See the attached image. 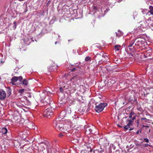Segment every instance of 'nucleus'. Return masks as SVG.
<instances>
[{
  "label": "nucleus",
  "instance_id": "obj_29",
  "mask_svg": "<svg viewBox=\"0 0 153 153\" xmlns=\"http://www.w3.org/2000/svg\"><path fill=\"white\" fill-rule=\"evenodd\" d=\"M49 102H51L50 103H49L48 104H53V102L52 101V99L51 98H49Z\"/></svg>",
  "mask_w": 153,
  "mask_h": 153
},
{
  "label": "nucleus",
  "instance_id": "obj_37",
  "mask_svg": "<svg viewBox=\"0 0 153 153\" xmlns=\"http://www.w3.org/2000/svg\"><path fill=\"white\" fill-rule=\"evenodd\" d=\"M103 59H104V58H105L106 57L108 58L107 56L106 55H104V53H103Z\"/></svg>",
  "mask_w": 153,
  "mask_h": 153
},
{
  "label": "nucleus",
  "instance_id": "obj_39",
  "mask_svg": "<svg viewBox=\"0 0 153 153\" xmlns=\"http://www.w3.org/2000/svg\"><path fill=\"white\" fill-rule=\"evenodd\" d=\"M93 9L94 10H97V7L96 6H94V7H93Z\"/></svg>",
  "mask_w": 153,
  "mask_h": 153
},
{
  "label": "nucleus",
  "instance_id": "obj_17",
  "mask_svg": "<svg viewBox=\"0 0 153 153\" xmlns=\"http://www.w3.org/2000/svg\"><path fill=\"white\" fill-rule=\"evenodd\" d=\"M137 108V110L141 113L143 112L145 110L144 108L142 107L141 106H138Z\"/></svg>",
  "mask_w": 153,
  "mask_h": 153
},
{
  "label": "nucleus",
  "instance_id": "obj_1",
  "mask_svg": "<svg viewBox=\"0 0 153 153\" xmlns=\"http://www.w3.org/2000/svg\"><path fill=\"white\" fill-rule=\"evenodd\" d=\"M66 77L68 80L71 82L73 85V88H74L76 87V85L78 84L81 77L77 75L76 74L71 73L69 75H67Z\"/></svg>",
  "mask_w": 153,
  "mask_h": 153
},
{
  "label": "nucleus",
  "instance_id": "obj_25",
  "mask_svg": "<svg viewBox=\"0 0 153 153\" xmlns=\"http://www.w3.org/2000/svg\"><path fill=\"white\" fill-rule=\"evenodd\" d=\"M91 58L90 56H87L85 59V60L86 61H87L88 60H91Z\"/></svg>",
  "mask_w": 153,
  "mask_h": 153
},
{
  "label": "nucleus",
  "instance_id": "obj_13",
  "mask_svg": "<svg viewBox=\"0 0 153 153\" xmlns=\"http://www.w3.org/2000/svg\"><path fill=\"white\" fill-rule=\"evenodd\" d=\"M128 104L129 105H136L137 104V100L136 99H134V100H131L128 102Z\"/></svg>",
  "mask_w": 153,
  "mask_h": 153
},
{
  "label": "nucleus",
  "instance_id": "obj_52",
  "mask_svg": "<svg viewBox=\"0 0 153 153\" xmlns=\"http://www.w3.org/2000/svg\"><path fill=\"white\" fill-rule=\"evenodd\" d=\"M131 148H132L133 146H132V145H131L130 146H129Z\"/></svg>",
  "mask_w": 153,
  "mask_h": 153
},
{
  "label": "nucleus",
  "instance_id": "obj_23",
  "mask_svg": "<svg viewBox=\"0 0 153 153\" xmlns=\"http://www.w3.org/2000/svg\"><path fill=\"white\" fill-rule=\"evenodd\" d=\"M22 84L25 85H27L28 84L27 81L25 79H24L22 82Z\"/></svg>",
  "mask_w": 153,
  "mask_h": 153
},
{
  "label": "nucleus",
  "instance_id": "obj_32",
  "mask_svg": "<svg viewBox=\"0 0 153 153\" xmlns=\"http://www.w3.org/2000/svg\"><path fill=\"white\" fill-rule=\"evenodd\" d=\"M14 25L13 26L14 28H16V22H14L13 23Z\"/></svg>",
  "mask_w": 153,
  "mask_h": 153
},
{
  "label": "nucleus",
  "instance_id": "obj_36",
  "mask_svg": "<svg viewBox=\"0 0 153 153\" xmlns=\"http://www.w3.org/2000/svg\"><path fill=\"white\" fill-rule=\"evenodd\" d=\"M99 105H107V104L106 103H101L100 104H99Z\"/></svg>",
  "mask_w": 153,
  "mask_h": 153
},
{
  "label": "nucleus",
  "instance_id": "obj_9",
  "mask_svg": "<svg viewBox=\"0 0 153 153\" xmlns=\"http://www.w3.org/2000/svg\"><path fill=\"white\" fill-rule=\"evenodd\" d=\"M106 106H96L95 110L96 112L100 113L102 111Z\"/></svg>",
  "mask_w": 153,
  "mask_h": 153
},
{
  "label": "nucleus",
  "instance_id": "obj_19",
  "mask_svg": "<svg viewBox=\"0 0 153 153\" xmlns=\"http://www.w3.org/2000/svg\"><path fill=\"white\" fill-rule=\"evenodd\" d=\"M57 66L54 65H52L50 67V69L51 70L53 71L57 70Z\"/></svg>",
  "mask_w": 153,
  "mask_h": 153
},
{
  "label": "nucleus",
  "instance_id": "obj_56",
  "mask_svg": "<svg viewBox=\"0 0 153 153\" xmlns=\"http://www.w3.org/2000/svg\"><path fill=\"white\" fill-rule=\"evenodd\" d=\"M151 18L150 17L149 18V19H148V20H151Z\"/></svg>",
  "mask_w": 153,
  "mask_h": 153
},
{
  "label": "nucleus",
  "instance_id": "obj_15",
  "mask_svg": "<svg viewBox=\"0 0 153 153\" xmlns=\"http://www.w3.org/2000/svg\"><path fill=\"white\" fill-rule=\"evenodd\" d=\"M7 130L6 128H3L1 129V132L3 135H5L7 132Z\"/></svg>",
  "mask_w": 153,
  "mask_h": 153
},
{
  "label": "nucleus",
  "instance_id": "obj_20",
  "mask_svg": "<svg viewBox=\"0 0 153 153\" xmlns=\"http://www.w3.org/2000/svg\"><path fill=\"white\" fill-rule=\"evenodd\" d=\"M116 35L117 36L120 37L122 36L123 33L119 30H118L117 32L116 33Z\"/></svg>",
  "mask_w": 153,
  "mask_h": 153
},
{
  "label": "nucleus",
  "instance_id": "obj_31",
  "mask_svg": "<svg viewBox=\"0 0 153 153\" xmlns=\"http://www.w3.org/2000/svg\"><path fill=\"white\" fill-rule=\"evenodd\" d=\"M144 140L145 141V142L146 143H149V140L147 138H144Z\"/></svg>",
  "mask_w": 153,
  "mask_h": 153
},
{
  "label": "nucleus",
  "instance_id": "obj_22",
  "mask_svg": "<svg viewBox=\"0 0 153 153\" xmlns=\"http://www.w3.org/2000/svg\"><path fill=\"white\" fill-rule=\"evenodd\" d=\"M134 42V41L133 40H132L129 43L128 45V47H132Z\"/></svg>",
  "mask_w": 153,
  "mask_h": 153
},
{
  "label": "nucleus",
  "instance_id": "obj_41",
  "mask_svg": "<svg viewBox=\"0 0 153 153\" xmlns=\"http://www.w3.org/2000/svg\"><path fill=\"white\" fill-rule=\"evenodd\" d=\"M133 48H130V47H128L127 49H129L130 51H131L133 49Z\"/></svg>",
  "mask_w": 153,
  "mask_h": 153
},
{
  "label": "nucleus",
  "instance_id": "obj_50",
  "mask_svg": "<svg viewBox=\"0 0 153 153\" xmlns=\"http://www.w3.org/2000/svg\"><path fill=\"white\" fill-rule=\"evenodd\" d=\"M139 131H138L136 132V134H139Z\"/></svg>",
  "mask_w": 153,
  "mask_h": 153
},
{
  "label": "nucleus",
  "instance_id": "obj_3",
  "mask_svg": "<svg viewBox=\"0 0 153 153\" xmlns=\"http://www.w3.org/2000/svg\"><path fill=\"white\" fill-rule=\"evenodd\" d=\"M62 121L58 120L54 121L53 123V126L57 131H63L64 130V125L61 123Z\"/></svg>",
  "mask_w": 153,
  "mask_h": 153
},
{
  "label": "nucleus",
  "instance_id": "obj_8",
  "mask_svg": "<svg viewBox=\"0 0 153 153\" xmlns=\"http://www.w3.org/2000/svg\"><path fill=\"white\" fill-rule=\"evenodd\" d=\"M6 97L5 92L2 89H0V99L1 100H4Z\"/></svg>",
  "mask_w": 153,
  "mask_h": 153
},
{
  "label": "nucleus",
  "instance_id": "obj_4",
  "mask_svg": "<svg viewBox=\"0 0 153 153\" xmlns=\"http://www.w3.org/2000/svg\"><path fill=\"white\" fill-rule=\"evenodd\" d=\"M56 106H54L53 107L51 106L46 109L44 112V116L45 117L48 118H50L53 115V111L54 110L55 108H56Z\"/></svg>",
  "mask_w": 153,
  "mask_h": 153
},
{
  "label": "nucleus",
  "instance_id": "obj_21",
  "mask_svg": "<svg viewBox=\"0 0 153 153\" xmlns=\"http://www.w3.org/2000/svg\"><path fill=\"white\" fill-rule=\"evenodd\" d=\"M20 118V117L18 115L14 116L13 117V120L15 121H18Z\"/></svg>",
  "mask_w": 153,
  "mask_h": 153
},
{
  "label": "nucleus",
  "instance_id": "obj_46",
  "mask_svg": "<svg viewBox=\"0 0 153 153\" xmlns=\"http://www.w3.org/2000/svg\"><path fill=\"white\" fill-rule=\"evenodd\" d=\"M47 94H52V93H51V92H50L48 91V92H47Z\"/></svg>",
  "mask_w": 153,
  "mask_h": 153
},
{
  "label": "nucleus",
  "instance_id": "obj_10",
  "mask_svg": "<svg viewBox=\"0 0 153 153\" xmlns=\"http://www.w3.org/2000/svg\"><path fill=\"white\" fill-rule=\"evenodd\" d=\"M140 23V27L141 28L144 29H146L147 28L148 26V24L146 22H141Z\"/></svg>",
  "mask_w": 153,
  "mask_h": 153
},
{
  "label": "nucleus",
  "instance_id": "obj_14",
  "mask_svg": "<svg viewBox=\"0 0 153 153\" xmlns=\"http://www.w3.org/2000/svg\"><path fill=\"white\" fill-rule=\"evenodd\" d=\"M65 111L66 114H69L71 113V108L67 106L65 109Z\"/></svg>",
  "mask_w": 153,
  "mask_h": 153
},
{
  "label": "nucleus",
  "instance_id": "obj_34",
  "mask_svg": "<svg viewBox=\"0 0 153 153\" xmlns=\"http://www.w3.org/2000/svg\"><path fill=\"white\" fill-rule=\"evenodd\" d=\"M146 15H147L148 16H150V15H151V13L150 12H149L148 11L147 12H146Z\"/></svg>",
  "mask_w": 153,
  "mask_h": 153
},
{
  "label": "nucleus",
  "instance_id": "obj_47",
  "mask_svg": "<svg viewBox=\"0 0 153 153\" xmlns=\"http://www.w3.org/2000/svg\"><path fill=\"white\" fill-rule=\"evenodd\" d=\"M8 92L9 93V96L10 95V93H11V91H10V90H9V91H8Z\"/></svg>",
  "mask_w": 153,
  "mask_h": 153
},
{
  "label": "nucleus",
  "instance_id": "obj_62",
  "mask_svg": "<svg viewBox=\"0 0 153 153\" xmlns=\"http://www.w3.org/2000/svg\"><path fill=\"white\" fill-rule=\"evenodd\" d=\"M24 111H25V109H24Z\"/></svg>",
  "mask_w": 153,
  "mask_h": 153
},
{
  "label": "nucleus",
  "instance_id": "obj_28",
  "mask_svg": "<svg viewBox=\"0 0 153 153\" xmlns=\"http://www.w3.org/2000/svg\"><path fill=\"white\" fill-rule=\"evenodd\" d=\"M102 138H100L99 139V144H100V145H102Z\"/></svg>",
  "mask_w": 153,
  "mask_h": 153
},
{
  "label": "nucleus",
  "instance_id": "obj_45",
  "mask_svg": "<svg viewBox=\"0 0 153 153\" xmlns=\"http://www.w3.org/2000/svg\"><path fill=\"white\" fill-rule=\"evenodd\" d=\"M141 119L142 120H146V118H141Z\"/></svg>",
  "mask_w": 153,
  "mask_h": 153
},
{
  "label": "nucleus",
  "instance_id": "obj_30",
  "mask_svg": "<svg viewBox=\"0 0 153 153\" xmlns=\"http://www.w3.org/2000/svg\"><path fill=\"white\" fill-rule=\"evenodd\" d=\"M88 130L90 132V133L92 132V130L90 128H88L86 129V131H87Z\"/></svg>",
  "mask_w": 153,
  "mask_h": 153
},
{
  "label": "nucleus",
  "instance_id": "obj_58",
  "mask_svg": "<svg viewBox=\"0 0 153 153\" xmlns=\"http://www.w3.org/2000/svg\"><path fill=\"white\" fill-rule=\"evenodd\" d=\"M45 90H44V91H43V93H45Z\"/></svg>",
  "mask_w": 153,
  "mask_h": 153
},
{
  "label": "nucleus",
  "instance_id": "obj_43",
  "mask_svg": "<svg viewBox=\"0 0 153 153\" xmlns=\"http://www.w3.org/2000/svg\"><path fill=\"white\" fill-rule=\"evenodd\" d=\"M76 68H74L72 69H71V71H74L75 70Z\"/></svg>",
  "mask_w": 153,
  "mask_h": 153
},
{
  "label": "nucleus",
  "instance_id": "obj_24",
  "mask_svg": "<svg viewBox=\"0 0 153 153\" xmlns=\"http://www.w3.org/2000/svg\"><path fill=\"white\" fill-rule=\"evenodd\" d=\"M25 89H24L22 88V89H21L19 90L18 91L19 93H20L21 94H22L24 92V91H25Z\"/></svg>",
  "mask_w": 153,
  "mask_h": 153
},
{
  "label": "nucleus",
  "instance_id": "obj_5",
  "mask_svg": "<svg viewBox=\"0 0 153 153\" xmlns=\"http://www.w3.org/2000/svg\"><path fill=\"white\" fill-rule=\"evenodd\" d=\"M39 144L41 148L40 151L42 152H43L44 149H45V148L44 146V145H45L47 150L48 151H49V149H50L51 147L50 143L48 141L42 142L39 143Z\"/></svg>",
  "mask_w": 153,
  "mask_h": 153
},
{
  "label": "nucleus",
  "instance_id": "obj_55",
  "mask_svg": "<svg viewBox=\"0 0 153 153\" xmlns=\"http://www.w3.org/2000/svg\"><path fill=\"white\" fill-rule=\"evenodd\" d=\"M25 108H26L30 109V108H27V107H25Z\"/></svg>",
  "mask_w": 153,
  "mask_h": 153
},
{
  "label": "nucleus",
  "instance_id": "obj_35",
  "mask_svg": "<svg viewBox=\"0 0 153 153\" xmlns=\"http://www.w3.org/2000/svg\"><path fill=\"white\" fill-rule=\"evenodd\" d=\"M93 152L94 153H100L99 151L97 150L94 151Z\"/></svg>",
  "mask_w": 153,
  "mask_h": 153
},
{
  "label": "nucleus",
  "instance_id": "obj_44",
  "mask_svg": "<svg viewBox=\"0 0 153 153\" xmlns=\"http://www.w3.org/2000/svg\"><path fill=\"white\" fill-rule=\"evenodd\" d=\"M137 42L139 43L138 45L139 44V43H141V41L138 40Z\"/></svg>",
  "mask_w": 153,
  "mask_h": 153
},
{
  "label": "nucleus",
  "instance_id": "obj_38",
  "mask_svg": "<svg viewBox=\"0 0 153 153\" xmlns=\"http://www.w3.org/2000/svg\"><path fill=\"white\" fill-rule=\"evenodd\" d=\"M63 134L62 133H60L59 134V137H62L63 136Z\"/></svg>",
  "mask_w": 153,
  "mask_h": 153
},
{
  "label": "nucleus",
  "instance_id": "obj_12",
  "mask_svg": "<svg viewBox=\"0 0 153 153\" xmlns=\"http://www.w3.org/2000/svg\"><path fill=\"white\" fill-rule=\"evenodd\" d=\"M27 127L30 129H34V124L31 122H29L27 124Z\"/></svg>",
  "mask_w": 153,
  "mask_h": 153
},
{
  "label": "nucleus",
  "instance_id": "obj_49",
  "mask_svg": "<svg viewBox=\"0 0 153 153\" xmlns=\"http://www.w3.org/2000/svg\"><path fill=\"white\" fill-rule=\"evenodd\" d=\"M89 149H90V151H92V148H91V147H89Z\"/></svg>",
  "mask_w": 153,
  "mask_h": 153
},
{
  "label": "nucleus",
  "instance_id": "obj_27",
  "mask_svg": "<svg viewBox=\"0 0 153 153\" xmlns=\"http://www.w3.org/2000/svg\"><path fill=\"white\" fill-rule=\"evenodd\" d=\"M137 12H134L133 15L134 16V19H135V17H137Z\"/></svg>",
  "mask_w": 153,
  "mask_h": 153
},
{
  "label": "nucleus",
  "instance_id": "obj_26",
  "mask_svg": "<svg viewBox=\"0 0 153 153\" xmlns=\"http://www.w3.org/2000/svg\"><path fill=\"white\" fill-rule=\"evenodd\" d=\"M148 11L146 9H143L142 10V12L143 14H146V12Z\"/></svg>",
  "mask_w": 153,
  "mask_h": 153
},
{
  "label": "nucleus",
  "instance_id": "obj_33",
  "mask_svg": "<svg viewBox=\"0 0 153 153\" xmlns=\"http://www.w3.org/2000/svg\"><path fill=\"white\" fill-rule=\"evenodd\" d=\"M60 91L62 93H63L64 92V90L63 89V88L61 87L60 88Z\"/></svg>",
  "mask_w": 153,
  "mask_h": 153
},
{
  "label": "nucleus",
  "instance_id": "obj_61",
  "mask_svg": "<svg viewBox=\"0 0 153 153\" xmlns=\"http://www.w3.org/2000/svg\"><path fill=\"white\" fill-rule=\"evenodd\" d=\"M44 146L45 147V145H44Z\"/></svg>",
  "mask_w": 153,
  "mask_h": 153
},
{
  "label": "nucleus",
  "instance_id": "obj_57",
  "mask_svg": "<svg viewBox=\"0 0 153 153\" xmlns=\"http://www.w3.org/2000/svg\"><path fill=\"white\" fill-rule=\"evenodd\" d=\"M57 43V41H56V42H55V44H56Z\"/></svg>",
  "mask_w": 153,
  "mask_h": 153
},
{
  "label": "nucleus",
  "instance_id": "obj_60",
  "mask_svg": "<svg viewBox=\"0 0 153 153\" xmlns=\"http://www.w3.org/2000/svg\"><path fill=\"white\" fill-rule=\"evenodd\" d=\"M118 126H119V127H120V126L119 125H118Z\"/></svg>",
  "mask_w": 153,
  "mask_h": 153
},
{
  "label": "nucleus",
  "instance_id": "obj_18",
  "mask_svg": "<svg viewBox=\"0 0 153 153\" xmlns=\"http://www.w3.org/2000/svg\"><path fill=\"white\" fill-rule=\"evenodd\" d=\"M149 10L148 11L150 12L152 15H153V7L150 6L149 7Z\"/></svg>",
  "mask_w": 153,
  "mask_h": 153
},
{
  "label": "nucleus",
  "instance_id": "obj_16",
  "mask_svg": "<svg viewBox=\"0 0 153 153\" xmlns=\"http://www.w3.org/2000/svg\"><path fill=\"white\" fill-rule=\"evenodd\" d=\"M114 48L115 51H119L121 49V46L119 45H115Z\"/></svg>",
  "mask_w": 153,
  "mask_h": 153
},
{
  "label": "nucleus",
  "instance_id": "obj_48",
  "mask_svg": "<svg viewBox=\"0 0 153 153\" xmlns=\"http://www.w3.org/2000/svg\"><path fill=\"white\" fill-rule=\"evenodd\" d=\"M134 129V128H130L129 130L130 131H131V130H133V129Z\"/></svg>",
  "mask_w": 153,
  "mask_h": 153
},
{
  "label": "nucleus",
  "instance_id": "obj_6",
  "mask_svg": "<svg viewBox=\"0 0 153 153\" xmlns=\"http://www.w3.org/2000/svg\"><path fill=\"white\" fill-rule=\"evenodd\" d=\"M103 52H101L99 54H97L94 57V60L97 61H99V62H100V61H105V60L103 59Z\"/></svg>",
  "mask_w": 153,
  "mask_h": 153
},
{
  "label": "nucleus",
  "instance_id": "obj_7",
  "mask_svg": "<svg viewBox=\"0 0 153 153\" xmlns=\"http://www.w3.org/2000/svg\"><path fill=\"white\" fill-rule=\"evenodd\" d=\"M20 81L21 82L22 80V76H20L19 77L14 76L11 79V83L13 85H16V82L18 80Z\"/></svg>",
  "mask_w": 153,
  "mask_h": 153
},
{
  "label": "nucleus",
  "instance_id": "obj_63",
  "mask_svg": "<svg viewBox=\"0 0 153 153\" xmlns=\"http://www.w3.org/2000/svg\"><path fill=\"white\" fill-rule=\"evenodd\" d=\"M138 145L139 146L140 145V144H138Z\"/></svg>",
  "mask_w": 153,
  "mask_h": 153
},
{
  "label": "nucleus",
  "instance_id": "obj_59",
  "mask_svg": "<svg viewBox=\"0 0 153 153\" xmlns=\"http://www.w3.org/2000/svg\"><path fill=\"white\" fill-rule=\"evenodd\" d=\"M149 132H150V129H149Z\"/></svg>",
  "mask_w": 153,
  "mask_h": 153
},
{
  "label": "nucleus",
  "instance_id": "obj_2",
  "mask_svg": "<svg viewBox=\"0 0 153 153\" xmlns=\"http://www.w3.org/2000/svg\"><path fill=\"white\" fill-rule=\"evenodd\" d=\"M129 117L130 118V120H127L126 121V125H125L124 126V128L126 130H128L130 128L133 123V120L135 119L136 116L135 113L134 112L132 111L129 114Z\"/></svg>",
  "mask_w": 153,
  "mask_h": 153
},
{
  "label": "nucleus",
  "instance_id": "obj_51",
  "mask_svg": "<svg viewBox=\"0 0 153 153\" xmlns=\"http://www.w3.org/2000/svg\"><path fill=\"white\" fill-rule=\"evenodd\" d=\"M149 50V52H152V49L151 48H150Z\"/></svg>",
  "mask_w": 153,
  "mask_h": 153
},
{
  "label": "nucleus",
  "instance_id": "obj_11",
  "mask_svg": "<svg viewBox=\"0 0 153 153\" xmlns=\"http://www.w3.org/2000/svg\"><path fill=\"white\" fill-rule=\"evenodd\" d=\"M74 117H73V118L71 120V122L73 124H77L79 123V118H76V116H74Z\"/></svg>",
  "mask_w": 153,
  "mask_h": 153
},
{
  "label": "nucleus",
  "instance_id": "obj_53",
  "mask_svg": "<svg viewBox=\"0 0 153 153\" xmlns=\"http://www.w3.org/2000/svg\"><path fill=\"white\" fill-rule=\"evenodd\" d=\"M145 146H149V145L148 144H145Z\"/></svg>",
  "mask_w": 153,
  "mask_h": 153
},
{
  "label": "nucleus",
  "instance_id": "obj_40",
  "mask_svg": "<svg viewBox=\"0 0 153 153\" xmlns=\"http://www.w3.org/2000/svg\"><path fill=\"white\" fill-rule=\"evenodd\" d=\"M143 127H146V128H148L149 127V126H145V125H143Z\"/></svg>",
  "mask_w": 153,
  "mask_h": 153
},
{
  "label": "nucleus",
  "instance_id": "obj_54",
  "mask_svg": "<svg viewBox=\"0 0 153 153\" xmlns=\"http://www.w3.org/2000/svg\"><path fill=\"white\" fill-rule=\"evenodd\" d=\"M129 148V146H126V148Z\"/></svg>",
  "mask_w": 153,
  "mask_h": 153
},
{
  "label": "nucleus",
  "instance_id": "obj_42",
  "mask_svg": "<svg viewBox=\"0 0 153 153\" xmlns=\"http://www.w3.org/2000/svg\"><path fill=\"white\" fill-rule=\"evenodd\" d=\"M94 100H91L90 102V104H91V102H94Z\"/></svg>",
  "mask_w": 153,
  "mask_h": 153
}]
</instances>
